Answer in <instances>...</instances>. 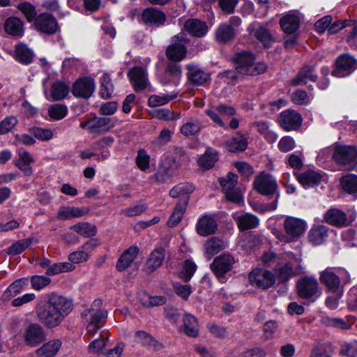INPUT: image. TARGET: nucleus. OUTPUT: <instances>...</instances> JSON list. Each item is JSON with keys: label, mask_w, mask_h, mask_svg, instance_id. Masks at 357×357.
I'll use <instances>...</instances> for the list:
<instances>
[{"label": "nucleus", "mask_w": 357, "mask_h": 357, "mask_svg": "<svg viewBox=\"0 0 357 357\" xmlns=\"http://www.w3.org/2000/svg\"><path fill=\"white\" fill-rule=\"evenodd\" d=\"M17 8L24 14L28 22L35 21L36 11L35 7L29 2H22L18 4Z\"/></svg>", "instance_id": "e2e57ef3"}, {"label": "nucleus", "mask_w": 357, "mask_h": 357, "mask_svg": "<svg viewBox=\"0 0 357 357\" xmlns=\"http://www.w3.org/2000/svg\"><path fill=\"white\" fill-rule=\"evenodd\" d=\"M196 268L197 266L193 261L190 260L185 261L182 271L180 272V277L185 282L189 281L195 272Z\"/></svg>", "instance_id": "69168bd1"}, {"label": "nucleus", "mask_w": 357, "mask_h": 357, "mask_svg": "<svg viewBox=\"0 0 357 357\" xmlns=\"http://www.w3.org/2000/svg\"><path fill=\"white\" fill-rule=\"evenodd\" d=\"M27 284L28 280L26 278L15 280L3 292L2 296L3 299L8 300L11 296H15L20 294L23 287L26 286Z\"/></svg>", "instance_id": "de8ad7c7"}, {"label": "nucleus", "mask_w": 357, "mask_h": 357, "mask_svg": "<svg viewBox=\"0 0 357 357\" xmlns=\"http://www.w3.org/2000/svg\"><path fill=\"white\" fill-rule=\"evenodd\" d=\"M176 94L153 95L149 98V105L155 107L168 103L170 100L176 98Z\"/></svg>", "instance_id": "6e6d98bb"}, {"label": "nucleus", "mask_w": 357, "mask_h": 357, "mask_svg": "<svg viewBox=\"0 0 357 357\" xmlns=\"http://www.w3.org/2000/svg\"><path fill=\"white\" fill-rule=\"evenodd\" d=\"M184 29L192 36L202 37L208 31V26L204 22L197 19H189L185 21Z\"/></svg>", "instance_id": "cd10ccee"}, {"label": "nucleus", "mask_w": 357, "mask_h": 357, "mask_svg": "<svg viewBox=\"0 0 357 357\" xmlns=\"http://www.w3.org/2000/svg\"><path fill=\"white\" fill-rule=\"evenodd\" d=\"M357 60L349 54L340 55L335 61V69L332 75L337 77H344L350 75L356 68Z\"/></svg>", "instance_id": "f8f14e48"}, {"label": "nucleus", "mask_w": 357, "mask_h": 357, "mask_svg": "<svg viewBox=\"0 0 357 357\" xmlns=\"http://www.w3.org/2000/svg\"><path fill=\"white\" fill-rule=\"evenodd\" d=\"M296 288L298 296L303 299L314 301L321 294L319 282L312 276L301 278L297 281Z\"/></svg>", "instance_id": "423d86ee"}, {"label": "nucleus", "mask_w": 357, "mask_h": 357, "mask_svg": "<svg viewBox=\"0 0 357 357\" xmlns=\"http://www.w3.org/2000/svg\"><path fill=\"white\" fill-rule=\"evenodd\" d=\"M23 339L27 345L36 347L45 340V333L39 324H31L25 328Z\"/></svg>", "instance_id": "dca6fc26"}, {"label": "nucleus", "mask_w": 357, "mask_h": 357, "mask_svg": "<svg viewBox=\"0 0 357 357\" xmlns=\"http://www.w3.org/2000/svg\"><path fill=\"white\" fill-rule=\"evenodd\" d=\"M188 43L185 33H180L172 38L171 44L166 50V56L170 61L178 62L186 56L187 48L185 45Z\"/></svg>", "instance_id": "0eeeda50"}, {"label": "nucleus", "mask_w": 357, "mask_h": 357, "mask_svg": "<svg viewBox=\"0 0 357 357\" xmlns=\"http://www.w3.org/2000/svg\"><path fill=\"white\" fill-rule=\"evenodd\" d=\"M116 124L115 118L95 116L81 122L80 127L91 133L101 135L112 130Z\"/></svg>", "instance_id": "6e6552de"}, {"label": "nucleus", "mask_w": 357, "mask_h": 357, "mask_svg": "<svg viewBox=\"0 0 357 357\" xmlns=\"http://www.w3.org/2000/svg\"><path fill=\"white\" fill-rule=\"evenodd\" d=\"M340 184L343 190L350 195H357V176L348 174L340 180Z\"/></svg>", "instance_id": "09e8293b"}, {"label": "nucleus", "mask_w": 357, "mask_h": 357, "mask_svg": "<svg viewBox=\"0 0 357 357\" xmlns=\"http://www.w3.org/2000/svg\"><path fill=\"white\" fill-rule=\"evenodd\" d=\"M69 92V86L63 82L57 81L52 84L51 96L53 100H60L65 98Z\"/></svg>", "instance_id": "a18cd8bd"}, {"label": "nucleus", "mask_w": 357, "mask_h": 357, "mask_svg": "<svg viewBox=\"0 0 357 357\" xmlns=\"http://www.w3.org/2000/svg\"><path fill=\"white\" fill-rule=\"evenodd\" d=\"M284 227L289 241H291L303 234L306 225L305 222L301 219L288 217L284 222Z\"/></svg>", "instance_id": "f3484780"}, {"label": "nucleus", "mask_w": 357, "mask_h": 357, "mask_svg": "<svg viewBox=\"0 0 357 357\" xmlns=\"http://www.w3.org/2000/svg\"><path fill=\"white\" fill-rule=\"evenodd\" d=\"M173 174V172L169 164L162 162L160 164L157 172L155 173V179L160 183L167 181Z\"/></svg>", "instance_id": "5fc2aeb1"}, {"label": "nucleus", "mask_w": 357, "mask_h": 357, "mask_svg": "<svg viewBox=\"0 0 357 357\" xmlns=\"http://www.w3.org/2000/svg\"><path fill=\"white\" fill-rule=\"evenodd\" d=\"M237 181L238 176L231 172H229L226 176L219 178V183L222 188L226 199L234 203L240 204L243 201V197L235 188Z\"/></svg>", "instance_id": "1a4fd4ad"}, {"label": "nucleus", "mask_w": 357, "mask_h": 357, "mask_svg": "<svg viewBox=\"0 0 357 357\" xmlns=\"http://www.w3.org/2000/svg\"><path fill=\"white\" fill-rule=\"evenodd\" d=\"M70 229L85 238L94 236L97 234L96 227L89 222H79L72 225Z\"/></svg>", "instance_id": "37998d69"}, {"label": "nucleus", "mask_w": 357, "mask_h": 357, "mask_svg": "<svg viewBox=\"0 0 357 357\" xmlns=\"http://www.w3.org/2000/svg\"><path fill=\"white\" fill-rule=\"evenodd\" d=\"M128 76L136 91H142L146 87L148 79L144 68L135 67L128 71Z\"/></svg>", "instance_id": "412c9836"}, {"label": "nucleus", "mask_w": 357, "mask_h": 357, "mask_svg": "<svg viewBox=\"0 0 357 357\" xmlns=\"http://www.w3.org/2000/svg\"><path fill=\"white\" fill-rule=\"evenodd\" d=\"M280 23L285 33H293L298 29L300 20L297 15L289 14L282 17Z\"/></svg>", "instance_id": "79ce46f5"}, {"label": "nucleus", "mask_w": 357, "mask_h": 357, "mask_svg": "<svg viewBox=\"0 0 357 357\" xmlns=\"http://www.w3.org/2000/svg\"><path fill=\"white\" fill-rule=\"evenodd\" d=\"M317 76L315 74V67L311 66H305L298 72V75L294 78L291 84L293 86H298L305 84L308 80L315 82Z\"/></svg>", "instance_id": "c756f323"}, {"label": "nucleus", "mask_w": 357, "mask_h": 357, "mask_svg": "<svg viewBox=\"0 0 357 357\" xmlns=\"http://www.w3.org/2000/svg\"><path fill=\"white\" fill-rule=\"evenodd\" d=\"M73 308V301L62 295L52 293L47 300L36 307L39 322L47 328H54L63 322Z\"/></svg>", "instance_id": "f257e3e1"}, {"label": "nucleus", "mask_w": 357, "mask_h": 357, "mask_svg": "<svg viewBox=\"0 0 357 357\" xmlns=\"http://www.w3.org/2000/svg\"><path fill=\"white\" fill-rule=\"evenodd\" d=\"M107 337V332L102 331L100 338L96 339L89 345V349L91 353H99L105 346V339Z\"/></svg>", "instance_id": "338daca9"}, {"label": "nucleus", "mask_w": 357, "mask_h": 357, "mask_svg": "<svg viewBox=\"0 0 357 357\" xmlns=\"http://www.w3.org/2000/svg\"><path fill=\"white\" fill-rule=\"evenodd\" d=\"M339 353L345 357H357V341L353 340L344 342Z\"/></svg>", "instance_id": "13d9d810"}, {"label": "nucleus", "mask_w": 357, "mask_h": 357, "mask_svg": "<svg viewBox=\"0 0 357 357\" xmlns=\"http://www.w3.org/2000/svg\"><path fill=\"white\" fill-rule=\"evenodd\" d=\"M298 181L305 188L318 185L322 181L323 176L317 171L307 169L301 173L295 172Z\"/></svg>", "instance_id": "aec40b11"}, {"label": "nucleus", "mask_w": 357, "mask_h": 357, "mask_svg": "<svg viewBox=\"0 0 357 357\" xmlns=\"http://www.w3.org/2000/svg\"><path fill=\"white\" fill-rule=\"evenodd\" d=\"M227 149L231 152L244 151L248 146L247 138L241 133L237 132L226 143Z\"/></svg>", "instance_id": "a19ab883"}, {"label": "nucleus", "mask_w": 357, "mask_h": 357, "mask_svg": "<svg viewBox=\"0 0 357 357\" xmlns=\"http://www.w3.org/2000/svg\"><path fill=\"white\" fill-rule=\"evenodd\" d=\"M75 269V266L70 262L55 263L48 267L45 273L47 275H54Z\"/></svg>", "instance_id": "864d4df0"}, {"label": "nucleus", "mask_w": 357, "mask_h": 357, "mask_svg": "<svg viewBox=\"0 0 357 357\" xmlns=\"http://www.w3.org/2000/svg\"><path fill=\"white\" fill-rule=\"evenodd\" d=\"M165 250L162 248L155 249L146 260L144 271L147 274H151L159 268L165 258Z\"/></svg>", "instance_id": "a878e982"}, {"label": "nucleus", "mask_w": 357, "mask_h": 357, "mask_svg": "<svg viewBox=\"0 0 357 357\" xmlns=\"http://www.w3.org/2000/svg\"><path fill=\"white\" fill-rule=\"evenodd\" d=\"M89 211V208H79L74 206H62L59 208L56 218L59 220H68L73 218H79Z\"/></svg>", "instance_id": "473e14b6"}, {"label": "nucleus", "mask_w": 357, "mask_h": 357, "mask_svg": "<svg viewBox=\"0 0 357 357\" xmlns=\"http://www.w3.org/2000/svg\"><path fill=\"white\" fill-rule=\"evenodd\" d=\"M96 83L89 77L79 78L73 85L72 93L76 98L88 99L94 93Z\"/></svg>", "instance_id": "ddd939ff"}, {"label": "nucleus", "mask_w": 357, "mask_h": 357, "mask_svg": "<svg viewBox=\"0 0 357 357\" xmlns=\"http://www.w3.org/2000/svg\"><path fill=\"white\" fill-rule=\"evenodd\" d=\"M19 156L20 158L14 162L15 165L24 173V176H31L33 169L30 165L34 162L33 158L26 151H20Z\"/></svg>", "instance_id": "c85d7f7f"}, {"label": "nucleus", "mask_w": 357, "mask_h": 357, "mask_svg": "<svg viewBox=\"0 0 357 357\" xmlns=\"http://www.w3.org/2000/svg\"><path fill=\"white\" fill-rule=\"evenodd\" d=\"M101 305V300L96 299L90 308L82 312V316L88 321L86 333L91 336L94 335L106 323L108 313L106 310L100 308Z\"/></svg>", "instance_id": "20e7f679"}, {"label": "nucleus", "mask_w": 357, "mask_h": 357, "mask_svg": "<svg viewBox=\"0 0 357 357\" xmlns=\"http://www.w3.org/2000/svg\"><path fill=\"white\" fill-rule=\"evenodd\" d=\"M18 120L15 116H8L0 121V135L10 132L17 124Z\"/></svg>", "instance_id": "0e129e2a"}, {"label": "nucleus", "mask_w": 357, "mask_h": 357, "mask_svg": "<svg viewBox=\"0 0 357 357\" xmlns=\"http://www.w3.org/2000/svg\"><path fill=\"white\" fill-rule=\"evenodd\" d=\"M31 134L40 141H49L53 138L54 134L50 129L32 127L29 129Z\"/></svg>", "instance_id": "bf43d9fd"}, {"label": "nucleus", "mask_w": 357, "mask_h": 357, "mask_svg": "<svg viewBox=\"0 0 357 357\" xmlns=\"http://www.w3.org/2000/svg\"><path fill=\"white\" fill-rule=\"evenodd\" d=\"M136 342L151 349L158 350L162 348L159 343L151 335L144 331H137L135 333Z\"/></svg>", "instance_id": "58836bf2"}, {"label": "nucleus", "mask_w": 357, "mask_h": 357, "mask_svg": "<svg viewBox=\"0 0 357 357\" xmlns=\"http://www.w3.org/2000/svg\"><path fill=\"white\" fill-rule=\"evenodd\" d=\"M254 189L259 194L265 196L275 195V200L278 202L280 193L276 179L265 172L258 174L253 182Z\"/></svg>", "instance_id": "39448f33"}, {"label": "nucleus", "mask_w": 357, "mask_h": 357, "mask_svg": "<svg viewBox=\"0 0 357 357\" xmlns=\"http://www.w3.org/2000/svg\"><path fill=\"white\" fill-rule=\"evenodd\" d=\"M225 245L224 242L216 237H213L206 241L204 243L205 254L208 259L225 249Z\"/></svg>", "instance_id": "ea45409f"}, {"label": "nucleus", "mask_w": 357, "mask_h": 357, "mask_svg": "<svg viewBox=\"0 0 357 357\" xmlns=\"http://www.w3.org/2000/svg\"><path fill=\"white\" fill-rule=\"evenodd\" d=\"M324 220L326 222L336 227H345L348 225L346 213L336 208L328 210L324 215Z\"/></svg>", "instance_id": "393cba45"}, {"label": "nucleus", "mask_w": 357, "mask_h": 357, "mask_svg": "<svg viewBox=\"0 0 357 357\" xmlns=\"http://www.w3.org/2000/svg\"><path fill=\"white\" fill-rule=\"evenodd\" d=\"M142 17L146 24L155 26L162 25L166 20L165 14L153 8H146L142 13Z\"/></svg>", "instance_id": "5701e85b"}, {"label": "nucleus", "mask_w": 357, "mask_h": 357, "mask_svg": "<svg viewBox=\"0 0 357 357\" xmlns=\"http://www.w3.org/2000/svg\"><path fill=\"white\" fill-rule=\"evenodd\" d=\"M328 236V229L324 225H317L313 227L309 231V241L314 245H320L324 243Z\"/></svg>", "instance_id": "2f4dec72"}, {"label": "nucleus", "mask_w": 357, "mask_h": 357, "mask_svg": "<svg viewBox=\"0 0 357 357\" xmlns=\"http://www.w3.org/2000/svg\"><path fill=\"white\" fill-rule=\"evenodd\" d=\"M234 263V258L231 255L223 254L213 259L210 268L218 280L223 283L225 282V274L231 270Z\"/></svg>", "instance_id": "9d476101"}, {"label": "nucleus", "mask_w": 357, "mask_h": 357, "mask_svg": "<svg viewBox=\"0 0 357 357\" xmlns=\"http://www.w3.org/2000/svg\"><path fill=\"white\" fill-rule=\"evenodd\" d=\"M278 122L281 128L286 131L296 130L301 126L302 117L295 110L287 109L280 114Z\"/></svg>", "instance_id": "4468645a"}, {"label": "nucleus", "mask_w": 357, "mask_h": 357, "mask_svg": "<svg viewBox=\"0 0 357 357\" xmlns=\"http://www.w3.org/2000/svg\"><path fill=\"white\" fill-rule=\"evenodd\" d=\"M188 70V77L192 83L201 85L207 81L208 78V74L200 68L196 66H189Z\"/></svg>", "instance_id": "49530a36"}, {"label": "nucleus", "mask_w": 357, "mask_h": 357, "mask_svg": "<svg viewBox=\"0 0 357 357\" xmlns=\"http://www.w3.org/2000/svg\"><path fill=\"white\" fill-rule=\"evenodd\" d=\"M319 280L328 292L341 296L344 285L351 282V275L344 268L328 267L320 272Z\"/></svg>", "instance_id": "f03ea898"}, {"label": "nucleus", "mask_w": 357, "mask_h": 357, "mask_svg": "<svg viewBox=\"0 0 357 357\" xmlns=\"http://www.w3.org/2000/svg\"><path fill=\"white\" fill-rule=\"evenodd\" d=\"M199 324L197 318L191 314L185 313L183 318L184 333L189 337H195L199 334Z\"/></svg>", "instance_id": "72a5a7b5"}, {"label": "nucleus", "mask_w": 357, "mask_h": 357, "mask_svg": "<svg viewBox=\"0 0 357 357\" xmlns=\"http://www.w3.org/2000/svg\"><path fill=\"white\" fill-rule=\"evenodd\" d=\"M321 321L326 326L334 327L340 329H348L349 328V324L341 318H335L326 316L322 317Z\"/></svg>", "instance_id": "4d7b16f0"}, {"label": "nucleus", "mask_w": 357, "mask_h": 357, "mask_svg": "<svg viewBox=\"0 0 357 357\" xmlns=\"http://www.w3.org/2000/svg\"><path fill=\"white\" fill-rule=\"evenodd\" d=\"M33 52L24 43H19L15 45V58L23 64H29L33 59Z\"/></svg>", "instance_id": "e433bc0d"}, {"label": "nucleus", "mask_w": 357, "mask_h": 357, "mask_svg": "<svg viewBox=\"0 0 357 357\" xmlns=\"http://www.w3.org/2000/svg\"><path fill=\"white\" fill-rule=\"evenodd\" d=\"M240 230H246L256 227L259 222L257 217L245 213L243 214H234L233 215Z\"/></svg>", "instance_id": "7c9ffc66"}, {"label": "nucleus", "mask_w": 357, "mask_h": 357, "mask_svg": "<svg viewBox=\"0 0 357 357\" xmlns=\"http://www.w3.org/2000/svg\"><path fill=\"white\" fill-rule=\"evenodd\" d=\"M114 91V86L109 74L104 73L100 78V95L102 98H109Z\"/></svg>", "instance_id": "603ef678"}, {"label": "nucleus", "mask_w": 357, "mask_h": 357, "mask_svg": "<svg viewBox=\"0 0 357 357\" xmlns=\"http://www.w3.org/2000/svg\"><path fill=\"white\" fill-rule=\"evenodd\" d=\"M33 241V238H24L15 241L13 245L7 248L6 253L11 256L20 255L29 248Z\"/></svg>", "instance_id": "c03bdc74"}, {"label": "nucleus", "mask_w": 357, "mask_h": 357, "mask_svg": "<svg viewBox=\"0 0 357 357\" xmlns=\"http://www.w3.org/2000/svg\"><path fill=\"white\" fill-rule=\"evenodd\" d=\"M253 34L254 36L259 40L265 47H270L274 42V38L271 33L265 27L260 26L257 28L255 30Z\"/></svg>", "instance_id": "8fccbe9b"}, {"label": "nucleus", "mask_w": 357, "mask_h": 357, "mask_svg": "<svg viewBox=\"0 0 357 357\" xmlns=\"http://www.w3.org/2000/svg\"><path fill=\"white\" fill-rule=\"evenodd\" d=\"M333 158L338 164H349L356 160L357 149L356 147L352 146H336L335 147Z\"/></svg>", "instance_id": "a211bd4d"}, {"label": "nucleus", "mask_w": 357, "mask_h": 357, "mask_svg": "<svg viewBox=\"0 0 357 357\" xmlns=\"http://www.w3.org/2000/svg\"><path fill=\"white\" fill-rule=\"evenodd\" d=\"M61 347L59 339L51 340L43 344L36 351V357H54Z\"/></svg>", "instance_id": "bb28decb"}, {"label": "nucleus", "mask_w": 357, "mask_h": 357, "mask_svg": "<svg viewBox=\"0 0 357 357\" xmlns=\"http://www.w3.org/2000/svg\"><path fill=\"white\" fill-rule=\"evenodd\" d=\"M233 61L238 73L247 75H258L265 73L268 66L264 62L255 63V56L247 51H241L235 54Z\"/></svg>", "instance_id": "7ed1b4c3"}, {"label": "nucleus", "mask_w": 357, "mask_h": 357, "mask_svg": "<svg viewBox=\"0 0 357 357\" xmlns=\"http://www.w3.org/2000/svg\"><path fill=\"white\" fill-rule=\"evenodd\" d=\"M188 205V199H179L176 205L172 214L167 221V225L170 227H175L182 220L183 215L185 213L186 206Z\"/></svg>", "instance_id": "4c0bfd02"}, {"label": "nucleus", "mask_w": 357, "mask_h": 357, "mask_svg": "<svg viewBox=\"0 0 357 357\" xmlns=\"http://www.w3.org/2000/svg\"><path fill=\"white\" fill-rule=\"evenodd\" d=\"M4 30L12 36H21L24 33L23 22L18 17H8L4 22Z\"/></svg>", "instance_id": "f704fd0d"}, {"label": "nucleus", "mask_w": 357, "mask_h": 357, "mask_svg": "<svg viewBox=\"0 0 357 357\" xmlns=\"http://www.w3.org/2000/svg\"><path fill=\"white\" fill-rule=\"evenodd\" d=\"M249 282L253 287L266 289L275 283V276L269 271L264 268H255L249 274Z\"/></svg>", "instance_id": "9b49d317"}, {"label": "nucleus", "mask_w": 357, "mask_h": 357, "mask_svg": "<svg viewBox=\"0 0 357 357\" xmlns=\"http://www.w3.org/2000/svg\"><path fill=\"white\" fill-rule=\"evenodd\" d=\"M34 25L37 30L47 34H54L59 30L57 20L48 13L38 15L34 21Z\"/></svg>", "instance_id": "2eb2a0df"}, {"label": "nucleus", "mask_w": 357, "mask_h": 357, "mask_svg": "<svg viewBox=\"0 0 357 357\" xmlns=\"http://www.w3.org/2000/svg\"><path fill=\"white\" fill-rule=\"evenodd\" d=\"M236 34V29L225 23L220 25L217 29L215 38L220 43H226L233 40Z\"/></svg>", "instance_id": "c9c22d12"}, {"label": "nucleus", "mask_w": 357, "mask_h": 357, "mask_svg": "<svg viewBox=\"0 0 357 357\" xmlns=\"http://www.w3.org/2000/svg\"><path fill=\"white\" fill-rule=\"evenodd\" d=\"M139 253L137 246L132 245L126 249L119 258L116 268L119 271H123L128 268L133 262Z\"/></svg>", "instance_id": "b1692460"}, {"label": "nucleus", "mask_w": 357, "mask_h": 357, "mask_svg": "<svg viewBox=\"0 0 357 357\" xmlns=\"http://www.w3.org/2000/svg\"><path fill=\"white\" fill-rule=\"evenodd\" d=\"M68 113V108L63 104H54L50 107L48 114L52 119L60 120L64 118Z\"/></svg>", "instance_id": "680f3d73"}, {"label": "nucleus", "mask_w": 357, "mask_h": 357, "mask_svg": "<svg viewBox=\"0 0 357 357\" xmlns=\"http://www.w3.org/2000/svg\"><path fill=\"white\" fill-rule=\"evenodd\" d=\"M150 156L145 150L141 149L138 151L136 158V164L142 170L145 171L149 167Z\"/></svg>", "instance_id": "774afa93"}, {"label": "nucleus", "mask_w": 357, "mask_h": 357, "mask_svg": "<svg viewBox=\"0 0 357 357\" xmlns=\"http://www.w3.org/2000/svg\"><path fill=\"white\" fill-rule=\"evenodd\" d=\"M218 229L215 220L211 215L201 217L196 226L197 232L202 236H208L215 234Z\"/></svg>", "instance_id": "4be33fe9"}, {"label": "nucleus", "mask_w": 357, "mask_h": 357, "mask_svg": "<svg viewBox=\"0 0 357 357\" xmlns=\"http://www.w3.org/2000/svg\"><path fill=\"white\" fill-rule=\"evenodd\" d=\"M301 259L297 258L295 259L296 265L291 262L278 265L276 269L278 278L282 282H287L291 277L301 274L303 273V268L301 264Z\"/></svg>", "instance_id": "6ab92c4d"}, {"label": "nucleus", "mask_w": 357, "mask_h": 357, "mask_svg": "<svg viewBox=\"0 0 357 357\" xmlns=\"http://www.w3.org/2000/svg\"><path fill=\"white\" fill-rule=\"evenodd\" d=\"M202 129V123L198 119H191L181 127V132L186 136H193L198 134Z\"/></svg>", "instance_id": "3c124183"}, {"label": "nucleus", "mask_w": 357, "mask_h": 357, "mask_svg": "<svg viewBox=\"0 0 357 357\" xmlns=\"http://www.w3.org/2000/svg\"><path fill=\"white\" fill-rule=\"evenodd\" d=\"M218 160V154L216 152L209 151L202 155L199 159V164L204 169L211 168Z\"/></svg>", "instance_id": "052dcab7"}]
</instances>
